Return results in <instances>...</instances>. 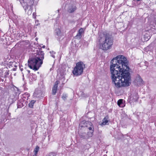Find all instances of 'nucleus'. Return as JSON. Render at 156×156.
I'll return each mask as SVG.
<instances>
[{"label":"nucleus","mask_w":156,"mask_h":156,"mask_svg":"<svg viewBox=\"0 0 156 156\" xmlns=\"http://www.w3.org/2000/svg\"><path fill=\"white\" fill-rule=\"evenodd\" d=\"M40 48H36L33 57L30 58L28 61L29 67L34 71L37 70L43 64L44 58V53Z\"/></svg>","instance_id":"f03ea898"},{"label":"nucleus","mask_w":156,"mask_h":156,"mask_svg":"<svg viewBox=\"0 0 156 156\" xmlns=\"http://www.w3.org/2000/svg\"><path fill=\"white\" fill-rule=\"evenodd\" d=\"M37 77L35 74L30 73L29 76V80L30 81L35 80H36Z\"/></svg>","instance_id":"ddd939ff"},{"label":"nucleus","mask_w":156,"mask_h":156,"mask_svg":"<svg viewBox=\"0 0 156 156\" xmlns=\"http://www.w3.org/2000/svg\"><path fill=\"white\" fill-rule=\"evenodd\" d=\"M50 53L51 54V56L53 58H55V56L54 55L55 54V52L53 51H50Z\"/></svg>","instance_id":"a878e982"},{"label":"nucleus","mask_w":156,"mask_h":156,"mask_svg":"<svg viewBox=\"0 0 156 156\" xmlns=\"http://www.w3.org/2000/svg\"><path fill=\"white\" fill-rule=\"evenodd\" d=\"M23 95H25V96H27L28 95H30V94L27 93H25Z\"/></svg>","instance_id":"2f4dec72"},{"label":"nucleus","mask_w":156,"mask_h":156,"mask_svg":"<svg viewBox=\"0 0 156 156\" xmlns=\"http://www.w3.org/2000/svg\"><path fill=\"white\" fill-rule=\"evenodd\" d=\"M89 122H87L86 123V126L87 128V129L89 128V127H90V125H89Z\"/></svg>","instance_id":"c756f323"},{"label":"nucleus","mask_w":156,"mask_h":156,"mask_svg":"<svg viewBox=\"0 0 156 156\" xmlns=\"http://www.w3.org/2000/svg\"><path fill=\"white\" fill-rule=\"evenodd\" d=\"M30 71L29 70H27L26 69H25L23 71V72H22V74H23V76H24V74H28L30 73Z\"/></svg>","instance_id":"5701e85b"},{"label":"nucleus","mask_w":156,"mask_h":156,"mask_svg":"<svg viewBox=\"0 0 156 156\" xmlns=\"http://www.w3.org/2000/svg\"><path fill=\"white\" fill-rule=\"evenodd\" d=\"M39 147L38 146H37L36 148L34 149V153L35 156H36L37 155V152L39 151Z\"/></svg>","instance_id":"412c9836"},{"label":"nucleus","mask_w":156,"mask_h":156,"mask_svg":"<svg viewBox=\"0 0 156 156\" xmlns=\"http://www.w3.org/2000/svg\"><path fill=\"white\" fill-rule=\"evenodd\" d=\"M85 67V65L83 62H78L76 63V66L72 71V73L75 76L81 75L83 74Z\"/></svg>","instance_id":"7ed1b4c3"},{"label":"nucleus","mask_w":156,"mask_h":156,"mask_svg":"<svg viewBox=\"0 0 156 156\" xmlns=\"http://www.w3.org/2000/svg\"><path fill=\"white\" fill-rule=\"evenodd\" d=\"M100 45L101 49L103 50L107 51L111 48L112 45L103 41L100 44Z\"/></svg>","instance_id":"423d86ee"},{"label":"nucleus","mask_w":156,"mask_h":156,"mask_svg":"<svg viewBox=\"0 0 156 156\" xmlns=\"http://www.w3.org/2000/svg\"><path fill=\"white\" fill-rule=\"evenodd\" d=\"M13 70H14V71L16 70V68H13Z\"/></svg>","instance_id":"c9c22d12"},{"label":"nucleus","mask_w":156,"mask_h":156,"mask_svg":"<svg viewBox=\"0 0 156 156\" xmlns=\"http://www.w3.org/2000/svg\"><path fill=\"white\" fill-rule=\"evenodd\" d=\"M102 38H101V37H100V39H99V41H101V40H102Z\"/></svg>","instance_id":"f704fd0d"},{"label":"nucleus","mask_w":156,"mask_h":156,"mask_svg":"<svg viewBox=\"0 0 156 156\" xmlns=\"http://www.w3.org/2000/svg\"><path fill=\"white\" fill-rule=\"evenodd\" d=\"M65 79V77L62 76V78L60 79V81H61L62 82V84H64L63 82H64Z\"/></svg>","instance_id":"bb28decb"},{"label":"nucleus","mask_w":156,"mask_h":156,"mask_svg":"<svg viewBox=\"0 0 156 156\" xmlns=\"http://www.w3.org/2000/svg\"><path fill=\"white\" fill-rule=\"evenodd\" d=\"M89 125L91 126L88 129L90 131V132L88 133V135L89 136L91 137L93 135V132H94V126L91 122H89Z\"/></svg>","instance_id":"9b49d317"},{"label":"nucleus","mask_w":156,"mask_h":156,"mask_svg":"<svg viewBox=\"0 0 156 156\" xmlns=\"http://www.w3.org/2000/svg\"><path fill=\"white\" fill-rule=\"evenodd\" d=\"M14 22L16 24V26L19 25L18 22H17L16 20H14Z\"/></svg>","instance_id":"7c9ffc66"},{"label":"nucleus","mask_w":156,"mask_h":156,"mask_svg":"<svg viewBox=\"0 0 156 156\" xmlns=\"http://www.w3.org/2000/svg\"><path fill=\"white\" fill-rule=\"evenodd\" d=\"M49 156H56V154L54 152H51L49 154Z\"/></svg>","instance_id":"c85d7f7f"},{"label":"nucleus","mask_w":156,"mask_h":156,"mask_svg":"<svg viewBox=\"0 0 156 156\" xmlns=\"http://www.w3.org/2000/svg\"><path fill=\"white\" fill-rule=\"evenodd\" d=\"M5 73H6V74H8V73H7L6 72H5Z\"/></svg>","instance_id":"58836bf2"},{"label":"nucleus","mask_w":156,"mask_h":156,"mask_svg":"<svg viewBox=\"0 0 156 156\" xmlns=\"http://www.w3.org/2000/svg\"><path fill=\"white\" fill-rule=\"evenodd\" d=\"M81 95L83 97H87L89 96V95L86 94H84L83 93H82Z\"/></svg>","instance_id":"cd10ccee"},{"label":"nucleus","mask_w":156,"mask_h":156,"mask_svg":"<svg viewBox=\"0 0 156 156\" xmlns=\"http://www.w3.org/2000/svg\"><path fill=\"white\" fill-rule=\"evenodd\" d=\"M60 82V81L58 80H57L55 82L54 86L52 88V94L53 95H55L56 94L57 91L58 85Z\"/></svg>","instance_id":"6e6552de"},{"label":"nucleus","mask_w":156,"mask_h":156,"mask_svg":"<svg viewBox=\"0 0 156 156\" xmlns=\"http://www.w3.org/2000/svg\"><path fill=\"white\" fill-rule=\"evenodd\" d=\"M45 46H44H44H42V48H45Z\"/></svg>","instance_id":"e433bc0d"},{"label":"nucleus","mask_w":156,"mask_h":156,"mask_svg":"<svg viewBox=\"0 0 156 156\" xmlns=\"http://www.w3.org/2000/svg\"><path fill=\"white\" fill-rule=\"evenodd\" d=\"M124 100L123 99H120L118 101V105L120 107H123L125 105V104L123 103Z\"/></svg>","instance_id":"4468645a"},{"label":"nucleus","mask_w":156,"mask_h":156,"mask_svg":"<svg viewBox=\"0 0 156 156\" xmlns=\"http://www.w3.org/2000/svg\"><path fill=\"white\" fill-rule=\"evenodd\" d=\"M20 70L21 71H23V68H21L20 67Z\"/></svg>","instance_id":"473e14b6"},{"label":"nucleus","mask_w":156,"mask_h":156,"mask_svg":"<svg viewBox=\"0 0 156 156\" xmlns=\"http://www.w3.org/2000/svg\"><path fill=\"white\" fill-rule=\"evenodd\" d=\"M20 3H23L26 6L25 10L29 9V11L31 13L32 11V6L34 2L33 0H19Z\"/></svg>","instance_id":"20e7f679"},{"label":"nucleus","mask_w":156,"mask_h":156,"mask_svg":"<svg viewBox=\"0 0 156 156\" xmlns=\"http://www.w3.org/2000/svg\"><path fill=\"white\" fill-rule=\"evenodd\" d=\"M55 33L56 35L58 36H61V31L60 29L58 28L56 29Z\"/></svg>","instance_id":"6ab92c4d"},{"label":"nucleus","mask_w":156,"mask_h":156,"mask_svg":"<svg viewBox=\"0 0 156 156\" xmlns=\"http://www.w3.org/2000/svg\"><path fill=\"white\" fill-rule=\"evenodd\" d=\"M104 38L103 39L104 40L103 41L112 45L113 41L112 35L108 33H106L105 34H104Z\"/></svg>","instance_id":"39448f33"},{"label":"nucleus","mask_w":156,"mask_h":156,"mask_svg":"<svg viewBox=\"0 0 156 156\" xmlns=\"http://www.w3.org/2000/svg\"><path fill=\"white\" fill-rule=\"evenodd\" d=\"M139 98L138 95L136 93H135L130 97V99L133 101H136Z\"/></svg>","instance_id":"f8f14e48"},{"label":"nucleus","mask_w":156,"mask_h":156,"mask_svg":"<svg viewBox=\"0 0 156 156\" xmlns=\"http://www.w3.org/2000/svg\"><path fill=\"white\" fill-rule=\"evenodd\" d=\"M103 156H107L106 155H104Z\"/></svg>","instance_id":"ea45409f"},{"label":"nucleus","mask_w":156,"mask_h":156,"mask_svg":"<svg viewBox=\"0 0 156 156\" xmlns=\"http://www.w3.org/2000/svg\"><path fill=\"white\" fill-rule=\"evenodd\" d=\"M34 13H33V16H34Z\"/></svg>","instance_id":"4c0bfd02"},{"label":"nucleus","mask_w":156,"mask_h":156,"mask_svg":"<svg viewBox=\"0 0 156 156\" xmlns=\"http://www.w3.org/2000/svg\"><path fill=\"white\" fill-rule=\"evenodd\" d=\"M18 97L15 93L11 94L9 98V100L11 102V104L13 103L18 98Z\"/></svg>","instance_id":"1a4fd4ad"},{"label":"nucleus","mask_w":156,"mask_h":156,"mask_svg":"<svg viewBox=\"0 0 156 156\" xmlns=\"http://www.w3.org/2000/svg\"><path fill=\"white\" fill-rule=\"evenodd\" d=\"M24 102V101L22 99H20L18 101L17 105V108H21L23 106V103Z\"/></svg>","instance_id":"2eb2a0df"},{"label":"nucleus","mask_w":156,"mask_h":156,"mask_svg":"<svg viewBox=\"0 0 156 156\" xmlns=\"http://www.w3.org/2000/svg\"><path fill=\"white\" fill-rule=\"evenodd\" d=\"M76 9V8L75 6H72L69 7L68 9V12L69 13H72L74 12Z\"/></svg>","instance_id":"dca6fc26"},{"label":"nucleus","mask_w":156,"mask_h":156,"mask_svg":"<svg viewBox=\"0 0 156 156\" xmlns=\"http://www.w3.org/2000/svg\"><path fill=\"white\" fill-rule=\"evenodd\" d=\"M146 30L150 32H152L153 34L156 33V23L153 24H151L146 28Z\"/></svg>","instance_id":"0eeeda50"},{"label":"nucleus","mask_w":156,"mask_h":156,"mask_svg":"<svg viewBox=\"0 0 156 156\" xmlns=\"http://www.w3.org/2000/svg\"><path fill=\"white\" fill-rule=\"evenodd\" d=\"M35 23H36V26H38V25H39L40 24L39 23H36V22Z\"/></svg>","instance_id":"72a5a7b5"},{"label":"nucleus","mask_w":156,"mask_h":156,"mask_svg":"<svg viewBox=\"0 0 156 156\" xmlns=\"http://www.w3.org/2000/svg\"><path fill=\"white\" fill-rule=\"evenodd\" d=\"M136 80L137 82L142 83L143 80L140 75H138L137 76Z\"/></svg>","instance_id":"aec40b11"},{"label":"nucleus","mask_w":156,"mask_h":156,"mask_svg":"<svg viewBox=\"0 0 156 156\" xmlns=\"http://www.w3.org/2000/svg\"><path fill=\"white\" fill-rule=\"evenodd\" d=\"M111 78L116 87L129 86L131 76L126 58L122 55H118L111 60Z\"/></svg>","instance_id":"f257e3e1"},{"label":"nucleus","mask_w":156,"mask_h":156,"mask_svg":"<svg viewBox=\"0 0 156 156\" xmlns=\"http://www.w3.org/2000/svg\"><path fill=\"white\" fill-rule=\"evenodd\" d=\"M67 97V95L66 94H63L62 97V98L63 100L65 101L66 99V98Z\"/></svg>","instance_id":"393cba45"},{"label":"nucleus","mask_w":156,"mask_h":156,"mask_svg":"<svg viewBox=\"0 0 156 156\" xmlns=\"http://www.w3.org/2000/svg\"><path fill=\"white\" fill-rule=\"evenodd\" d=\"M30 96V95H28V96H25V95H23L21 97V99L23 100V101H25V99H26L27 100L28 98Z\"/></svg>","instance_id":"b1692460"},{"label":"nucleus","mask_w":156,"mask_h":156,"mask_svg":"<svg viewBox=\"0 0 156 156\" xmlns=\"http://www.w3.org/2000/svg\"><path fill=\"white\" fill-rule=\"evenodd\" d=\"M16 63L15 62H10L9 63V68H10L11 66L12 67H13V66L16 67V66H15Z\"/></svg>","instance_id":"4be33fe9"},{"label":"nucleus","mask_w":156,"mask_h":156,"mask_svg":"<svg viewBox=\"0 0 156 156\" xmlns=\"http://www.w3.org/2000/svg\"><path fill=\"white\" fill-rule=\"evenodd\" d=\"M35 102L36 101L35 100H31L28 104L29 107L31 108H33L34 104Z\"/></svg>","instance_id":"a211bd4d"},{"label":"nucleus","mask_w":156,"mask_h":156,"mask_svg":"<svg viewBox=\"0 0 156 156\" xmlns=\"http://www.w3.org/2000/svg\"><path fill=\"white\" fill-rule=\"evenodd\" d=\"M110 122V120L109 119L108 116V115L105 116L102 119V122L100 124V125L101 126L105 125H108L109 122Z\"/></svg>","instance_id":"9d476101"},{"label":"nucleus","mask_w":156,"mask_h":156,"mask_svg":"<svg viewBox=\"0 0 156 156\" xmlns=\"http://www.w3.org/2000/svg\"><path fill=\"white\" fill-rule=\"evenodd\" d=\"M84 32V30L83 28H81L78 30V33L76 35V37L79 36L80 38L81 37L82 34Z\"/></svg>","instance_id":"f3484780"}]
</instances>
